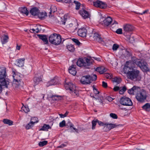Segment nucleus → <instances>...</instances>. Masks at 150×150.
Returning a JSON list of instances; mask_svg holds the SVG:
<instances>
[{
  "instance_id": "f257e3e1",
  "label": "nucleus",
  "mask_w": 150,
  "mask_h": 150,
  "mask_svg": "<svg viewBox=\"0 0 150 150\" xmlns=\"http://www.w3.org/2000/svg\"><path fill=\"white\" fill-rule=\"evenodd\" d=\"M93 62L91 59L86 58L85 60L82 58H79L76 62L77 65L80 67L84 69H88L89 67Z\"/></svg>"
},
{
  "instance_id": "f03ea898",
  "label": "nucleus",
  "mask_w": 150,
  "mask_h": 150,
  "mask_svg": "<svg viewBox=\"0 0 150 150\" xmlns=\"http://www.w3.org/2000/svg\"><path fill=\"white\" fill-rule=\"evenodd\" d=\"M97 79V76L95 74L87 75L81 77L80 82L83 85L90 84L93 81H95Z\"/></svg>"
},
{
  "instance_id": "7ed1b4c3",
  "label": "nucleus",
  "mask_w": 150,
  "mask_h": 150,
  "mask_svg": "<svg viewBox=\"0 0 150 150\" xmlns=\"http://www.w3.org/2000/svg\"><path fill=\"white\" fill-rule=\"evenodd\" d=\"M148 97V93L146 90L144 89H140L138 91L135 95V97L137 100L141 103L145 101Z\"/></svg>"
},
{
  "instance_id": "20e7f679",
  "label": "nucleus",
  "mask_w": 150,
  "mask_h": 150,
  "mask_svg": "<svg viewBox=\"0 0 150 150\" xmlns=\"http://www.w3.org/2000/svg\"><path fill=\"white\" fill-rule=\"evenodd\" d=\"M133 63L140 67L143 72H146L149 71L148 64L146 62L143 60H140L136 58L132 60Z\"/></svg>"
},
{
  "instance_id": "39448f33",
  "label": "nucleus",
  "mask_w": 150,
  "mask_h": 150,
  "mask_svg": "<svg viewBox=\"0 0 150 150\" xmlns=\"http://www.w3.org/2000/svg\"><path fill=\"white\" fill-rule=\"evenodd\" d=\"M49 42L52 44L57 45L61 42V36L59 34L53 33L49 36Z\"/></svg>"
},
{
  "instance_id": "423d86ee",
  "label": "nucleus",
  "mask_w": 150,
  "mask_h": 150,
  "mask_svg": "<svg viewBox=\"0 0 150 150\" xmlns=\"http://www.w3.org/2000/svg\"><path fill=\"white\" fill-rule=\"evenodd\" d=\"M64 86L66 90L69 91V92L71 94L77 96L78 94V91L76 89V86L72 83L69 82L65 83Z\"/></svg>"
},
{
  "instance_id": "0eeeda50",
  "label": "nucleus",
  "mask_w": 150,
  "mask_h": 150,
  "mask_svg": "<svg viewBox=\"0 0 150 150\" xmlns=\"http://www.w3.org/2000/svg\"><path fill=\"white\" fill-rule=\"evenodd\" d=\"M6 70L5 67H0V82L3 85L6 86L9 84V82L5 79L6 76Z\"/></svg>"
},
{
  "instance_id": "6e6552de",
  "label": "nucleus",
  "mask_w": 150,
  "mask_h": 150,
  "mask_svg": "<svg viewBox=\"0 0 150 150\" xmlns=\"http://www.w3.org/2000/svg\"><path fill=\"white\" fill-rule=\"evenodd\" d=\"M128 78L131 80L135 79L140 80L141 78L139 74V71L135 69L132 70L127 75Z\"/></svg>"
},
{
  "instance_id": "1a4fd4ad",
  "label": "nucleus",
  "mask_w": 150,
  "mask_h": 150,
  "mask_svg": "<svg viewBox=\"0 0 150 150\" xmlns=\"http://www.w3.org/2000/svg\"><path fill=\"white\" fill-rule=\"evenodd\" d=\"M120 103L122 105L127 106H131L132 105V103L131 100L129 98L123 96L120 99Z\"/></svg>"
},
{
  "instance_id": "9d476101",
  "label": "nucleus",
  "mask_w": 150,
  "mask_h": 150,
  "mask_svg": "<svg viewBox=\"0 0 150 150\" xmlns=\"http://www.w3.org/2000/svg\"><path fill=\"white\" fill-rule=\"evenodd\" d=\"M134 28V27L131 25L128 24L124 25L123 30L125 31L124 35H126V33L132 34V32Z\"/></svg>"
},
{
  "instance_id": "9b49d317",
  "label": "nucleus",
  "mask_w": 150,
  "mask_h": 150,
  "mask_svg": "<svg viewBox=\"0 0 150 150\" xmlns=\"http://www.w3.org/2000/svg\"><path fill=\"white\" fill-rule=\"evenodd\" d=\"M120 125H116L112 123H105V126L104 127L103 131L105 132L109 131L112 129L120 126Z\"/></svg>"
},
{
  "instance_id": "f8f14e48",
  "label": "nucleus",
  "mask_w": 150,
  "mask_h": 150,
  "mask_svg": "<svg viewBox=\"0 0 150 150\" xmlns=\"http://www.w3.org/2000/svg\"><path fill=\"white\" fill-rule=\"evenodd\" d=\"M93 4L95 7L102 9H105L107 6V4L99 0H97L96 1L93 2Z\"/></svg>"
},
{
  "instance_id": "ddd939ff",
  "label": "nucleus",
  "mask_w": 150,
  "mask_h": 150,
  "mask_svg": "<svg viewBox=\"0 0 150 150\" xmlns=\"http://www.w3.org/2000/svg\"><path fill=\"white\" fill-rule=\"evenodd\" d=\"M59 84V82L58 78L55 77L46 83V86L48 87L50 86Z\"/></svg>"
},
{
  "instance_id": "4468645a",
  "label": "nucleus",
  "mask_w": 150,
  "mask_h": 150,
  "mask_svg": "<svg viewBox=\"0 0 150 150\" xmlns=\"http://www.w3.org/2000/svg\"><path fill=\"white\" fill-rule=\"evenodd\" d=\"M87 30L85 28H82L79 29L78 31V35L82 37H86Z\"/></svg>"
},
{
  "instance_id": "2eb2a0df",
  "label": "nucleus",
  "mask_w": 150,
  "mask_h": 150,
  "mask_svg": "<svg viewBox=\"0 0 150 150\" xmlns=\"http://www.w3.org/2000/svg\"><path fill=\"white\" fill-rule=\"evenodd\" d=\"M128 62H126V64H125V67L124 68V71L125 74H126L127 75L128 73L131 72L132 70L134 69L133 67L131 66V64H128L127 65Z\"/></svg>"
},
{
  "instance_id": "dca6fc26",
  "label": "nucleus",
  "mask_w": 150,
  "mask_h": 150,
  "mask_svg": "<svg viewBox=\"0 0 150 150\" xmlns=\"http://www.w3.org/2000/svg\"><path fill=\"white\" fill-rule=\"evenodd\" d=\"M79 13L84 19L88 18L90 16V15L89 13L83 9L80 10L79 11Z\"/></svg>"
},
{
  "instance_id": "f3484780",
  "label": "nucleus",
  "mask_w": 150,
  "mask_h": 150,
  "mask_svg": "<svg viewBox=\"0 0 150 150\" xmlns=\"http://www.w3.org/2000/svg\"><path fill=\"white\" fill-rule=\"evenodd\" d=\"M76 65L72 64L70 66L68 69L69 73L71 74L75 75L76 73Z\"/></svg>"
},
{
  "instance_id": "a211bd4d",
  "label": "nucleus",
  "mask_w": 150,
  "mask_h": 150,
  "mask_svg": "<svg viewBox=\"0 0 150 150\" xmlns=\"http://www.w3.org/2000/svg\"><path fill=\"white\" fill-rule=\"evenodd\" d=\"M40 10L38 8L35 7L31 8L30 11V13L33 16H37L38 13H39Z\"/></svg>"
},
{
  "instance_id": "6ab92c4d",
  "label": "nucleus",
  "mask_w": 150,
  "mask_h": 150,
  "mask_svg": "<svg viewBox=\"0 0 150 150\" xmlns=\"http://www.w3.org/2000/svg\"><path fill=\"white\" fill-rule=\"evenodd\" d=\"M93 38L94 40L99 43L103 42V40L100 35L97 33H94Z\"/></svg>"
},
{
  "instance_id": "aec40b11",
  "label": "nucleus",
  "mask_w": 150,
  "mask_h": 150,
  "mask_svg": "<svg viewBox=\"0 0 150 150\" xmlns=\"http://www.w3.org/2000/svg\"><path fill=\"white\" fill-rule=\"evenodd\" d=\"M112 18L110 17H108L105 18L103 21V23L105 25L108 26L112 23Z\"/></svg>"
},
{
  "instance_id": "412c9836",
  "label": "nucleus",
  "mask_w": 150,
  "mask_h": 150,
  "mask_svg": "<svg viewBox=\"0 0 150 150\" xmlns=\"http://www.w3.org/2000/svg\"><path fill=\"white\" fill-rule=\"evenodd\" d=\"M37 36L40 39L42 40L45 44H48V41L47 35L38 34L37 35Z\"/></svg>"
},
{
  "instance_id": "4be33fe9",
  "label": "nucleus",
  "mask_w": 150,
  "mask_h": 150,
  "mask_svg": "<svg viewBox=\"0 0 150 150\" xmlns=\"http://www.w3.org/2000/svg\"><path fill=\"white\" fill-rule=\"evenodd\" d=\"M25 59L24 58L17 59L16 61V65L19 67H22L24 66L25 63Z\"/></svg>"
},
{
  "instance_id": "5701e85b",
  "label": "nucleus",
  "mask_w": 150,
  "mask_h": 150,
  "mask_svg": "<svg viewBox=\"0 0 150 150\" xmlns=\"http://www.w3.org/2000/svg\"><path fill=\"white\" fill-rule=\"evenodd\" d=\"M33 81L34 84V86L35 87V86L39 84L40 82L42 81V79L40 77L35 76L33 79Z\"/></svg>"
},
{
  "instance_id": "b1692460",
  "label": "nucleus",
  "mask_w": 150,
  "mask_h": 150,
  "mask_svg": "<svg viewBox=\"0 0 150 150\" xmlns=\"http://www.w3.org/2000/svg\"><path fill=\"white\" fill-rule=\"evenodd\" d=\"M142 109L146 112H150V103H146L142 107Z\"/></svg>"
},
{
  "instance_id": "393cba45",
  "label": "nucleus",
  "mask_w": 150,
  "mask_h": 150,
  "mask_svg": "<svg viewBox=\"0 0 150 150\" xmlns=\"http://www.w3.org/2000/svg\"><path fill=\"white\" fill-rule=\"evenodd\" d=\"M95 70L101 74L104 73L106 71V69L103 67H97L96 68Z\"/></svg>"
},
{
  "instance_id": "a878e982",
  "label": "nucleus",
  "mask_w": 150,
  "mask_h": 150,
  "mask_svg": "<svg viewBox=\"0 0 150 150\" xmlns=\"http://www.w3.org/2000/svg\"><path fill=\"white\" fill-rule=\"evenodd\" d=\"M9 38L8 37L7 35H4L3 38H1V42L2 44H5L7 42Z\"/></svg>"
},
{
  "instance_id": "bb28decb",
  "label": "nucleus",
  "mask_w": 150,
  "mask_h": 150,
  "mask_svg": "<svg viewBox=\"0 0 150 150\" xmlns=\"http://www.w3.org/2000/svg\"><path fill=\"white\" fill-rule=\"evenodd\" d=\"M38 17L41 20H43L45 18V17L47 16V14L45 12H40L39 13L38 15Z\"/></svg>"
},
{
  "instance_id": "cd10ccee",
  "label": "nucleus",
  "mask_w": 150,
  "mask_h": 150,
  "mask_svg": "<svg viewBox=\"0 0 150 150\" xmlns=\"http://www.w3.org/2000/svg\"><path fill=\"white\" fill-rule=\"evenodd\" d=\"M13 77L14 79V81L16 82H17L19 83V84H20L21 80V77L18 75L16 74H15V75H13Z\"/></svg>"
},
{
  "instance_id": "c85d7f7f",
  "label": "nucleus",
  "mask_w": 150,
  "mask_h": 150,
  "mask_svg": "<svg viewBox=\"0 0 150 150\" xmlns=\"http://www.w3.org/2000/svg\"><path fill=\"white\" fill-rule=\"evenodd\" d=\"M51 127L49 125L45 124L40 129V130L47 131L48 129H51Z\"/></svg>"
},
{
  "instance_id": "c756f323",
  "label": "nucleus",
  "mask_w": 150,
  "mask_h": 150,
  "mask_svg": "<svg viewBox=\"0 0 150 150\" xmlns=\"http://www.w3.org/2000/svg\"><path fill=\"white\" fill-rule=\"evenodd\" d=\"M137 90V91L138 90L137 89V87L134 86L131 88L129 89L128 92L130 94L134 95V93L136 92Z\"/></svg>"
},
{
  "instance_id": "7c9ffc66",
  "label": "nucleus",
  "mask_w": 150,
  "mask_h": 150,
  "mask_svg": "<svg viewBox=\"0 0 150 150\" xmlns=\"http://www.w3.org/2000/svg\"><path fill=\"white\" fill-rule=\"evenodd\" d=\"M21 12L22 13H24L27 16L29 13V11L27 10L26 7H21L19 8Z\"/></svg>"
},
{
  "instance_id": "2f4dec72",
  "label": "nucleus",
  "mask_w": 150,
  "mask_h": 150,
  "mask_svg": "<svg viewBox=\"0 0 150 150\" xmlns=\"http://www.w3.org/2000/svg\"><path fill=\"white\" fill-rule=\"evenodd\" d=\"M3 122L4 123L8 124L9 126L12 125H13V121L7 119H4L3 120Z\"/></svg>"
},
{
  "instance_id": "473e14b6",
  "label": "nucleus",
  "mask_w": 150,
  "mask_h": 150,
  "mask_svg": "<svg viewBox=\"0 0 150 150\" xmlns=\"http://www.w3.org/2000/svg\"><path fill=\"white\" fill-rule=\"evenodd\" d=\"M37 122L35 121H31L30 122L26 125L25 127L26 129H29L30 128L33 126L35 123Z\"/></svg>"
},
{
  "instance_id": "72a5a7b5",
  "label": "nucleus",
  "mask_w": 150,
  "mask_h": 150,
  "mask_svg": "<svg viewBox=\"0 0 150 150\" xmlns=\"http://www.w3.org/2000/svg\"><path fill=\"white\" fill-rule=\"evenodd\" d=\"M68 123V125H68V126L70 127V128L71 129H73V130H74L77 133H79V130L78 129L76 128L75 127H74V125L73 124H72L71 123V122H69Z\"/></svg>"
},
{
  "instance_id": "f704fd0d",
  "label": "nucleus",
  "mask_w": 150,
  "mask_h": 150,
  "mask_svg": "<svg viewBox=\"0 0 150 150\" xmlns=\"http://www.w3.org/2000/svg\"><path fill=\"white\" fill-rule=\"evenodd\" d=\"M70 29L71 32H74L77 30V28L75 25H74L72 23H71L69 25Z\"/></svg>"
},
{
  "instance_id": "c9c22d12",
  "label": "nucleus",
  "mask_w": 150,
  "mask_h": 150,
  "mask_svg": "<svg viewBox=\"0 0 150 150\" xmlns=\"http://www.w3.org/2000/svg\"><path fill=\"white\" fill-rule=\"evenodd\" d=\"M112 81L113 82L118 84L121 82V78L119 77H116L113 79Z\"/></svg>"
},
{
  "instance_id": "e433bc0d",
  "label": "nucleus",
  "mask_w": 150,
  "mask_h": 150,
  "mask_svg": "<svg viewBox=\"0 0 150 150\" xmlns=\"http://www.w3.org/2000/svg\"><path fill=\"white\" fill-rule=\"evenodd\" d=\"M21 111H24L25 113H27L29 112L30 109L27 105L23 106L21 108Z\"/></svg>"
},
{
  "instance_id": "4c0bfd02",
  "label": "nucleus",
  "mask_w": 150,
  "mask_h": 150,
  "mask_svg": "<svg viewBox=\"0 0 150 150\" xmlns=\"http://www.w3.org/2000/svg\"><path fill=\"white\" fill-rule=\"evenodd\" d=\"M67 48L68 50L71 52H73L75 50L74 46L72 45H68L67 46Z\"/></svg>"
},
{
  "instance_id": "58836bf2",
  "label": "nucleus",
  "mask_w": 150,
  "mask_h": 150,
  "mask_svg": "<svg viewBox=\"0 0 150 150\" xmlns=\"http://www.w3.org/2000/svg\"><path fill=\"white\" fill-rule=\"evenodd\" d=\"M97 119H94L91 121L92 125V129L93 130L95 129L97 123Z\"/></svg>"
},
{
  "instance_id": "ea45409f",
  "label": "nucleus",
  "mask_w": 150,
  "mask_h": 150,
  "mask_svg": "<svg viewBox=\"0 0 150 150\" xmlns=\"http://www.w3.org/2000/svg\"><path fill=\"white\" fill-rule=\"evenodd\" d=\"M126 90L127 88L125 86L120 87L119 91V93L121 94H123L124 92L126 91Z\"/></svg>"
},
{
  "instance_id": "a19ab883",
  "label": "nucleus",
  "mask_w": 150,
  "mask_h": 150,
  "mask_svg": "<svg viewBox=\"0 0 150 150\" xmlns=\"http://www.w3.org/2000/svg\"><path fill=\"white\" fill-rule=\"evenodd\" d=\"M50 97L53 100H57L59 99V98H61V97L58 95H52Z\"/></svg>"
},
{
  "instance_id": "79ce46f5",
  "label": "nucleus",
  "mask_w": 150,
  "mask_h": 150,
  "mask_svg": "<svg viewBox=\"0 0 150 150\" xmlns=\"http://www.w3.org/2000/svg\"><path fill=\"white\" fill-rule=\"evenodd\" d=\"M50 9L51 10L49 13V17L52 16L51 15L52 13L53 12L54 13L56 11H57V8L55 6L52 7V8L51 7Z\"/></svg>"
},
{
  "instance_id": "37998d69",
  "label": "nucleus",
  "mask_w": 150,
  "mask_h": 150,
  "mask_svg": "<svg viewBox=\"0 0 150 150\" xmlns=\"http://www.w3.org/2000/svg\"><path fill=\"white\" fill-rule=\"evenodd\" d=\"M74 2L76 5V10H78L80 8L81 5L80 3L79 2L76 1H74Z\"/></svg>"
},
{
  "instance_id": "c03bdc74",
  "label": "nucleus",
  "mask_w": 150,
  "mask_h": 150,
  "mask_svg": "<svg viewBox=\"0 0 150 150\" xmlns=\"http://www.w3.org/2000/svg\"><path fill=\"white\" fill-rule=\"evenodd\" d=\"M47 142H48L47 141H44L42 142H40L39 143V146L42 147L46 145L47 143Z\"/></svg>"
},
{
  "instance_id": "a18cd8bd",
  "label": "nucleus",
  "mask_w": 150,
  "mask_h": 150,
  "mask_svg": "<svg viewBox=\"0 0 150 150\" xmlns=\"http://www.w3.org/2000/svg\"><path fill=\"white\" fill-rule=\"evenodd\" d=\"M66 122L65 120H63L62 122H60L59 124V126L60 127H62L66 126L68 125V124L66 125Z\"/></svg>"
},
{
  "instance_id": "49530a36",
  "label": "nucleus",
  "mask_w": 150,
  "mask_h": 150,
  "mask_svg": "<svg viewBox=\"0 0 150 150\" xmlns=\"http://www.w3.org/2000/svg\"><path fill=\"white\" fill-rule=\"evenodd\" d=\"M92 87L94 93L96 95L98 94L99 93V92L98 90L95 88L94 86L93 85Z\"/></svg>"
},
{
  "instance_id": "de8ad7c7",
  "label": "nucleus",
  "mask_w": 150,
  "mask_h": 150,
  "mask_svg": "<svg viewBox=\"0 0 150 150\" xmlns=\"http://www.w3.org/2000/svg\"><path fill=\"white\" fill-rule=\"evenodd\" d=\"M72 40L74 42L76 45H79L81 43L77 39L75 38H73L72 39Z\"/></svg>"
},
{
  "instance_id": "09e8293b",
  "label": "nucleus",
  "mask_w": 150,
  "mask_h": 150,
  "mask_svg": "<svg viewBox=\"0 0 150 150\" xmlns=\"http://www.w3.org/2000/svg\"><path fill=\"white\" fill-rule=\"evenodd\" d=\"M119 46L117 44H114L112 47V49L113 51L116 50L119 48Z\"/></svg>"
},
{
  "instance_id": "8fccbe9b",
  "label": "nucleus",
  "mask_w": 150,
  "mask_h": 150,
  "mask_svg": "<svg viewBox=\"0 0 150 150\" xmlns=\"http://www.w3.org/2000/svg\"><path fill=\"white\" fill-rule=\"evenodd\" d=\"M104 76L107 79H110L112 78V75L111 74L105 73L104 74Z\"/></svg>"
},
{
  "instance_id": "3c124183",
  "label": "nucleus",
  "mask_w": 150,
  "mask_h": 150,
  "mask_svg": "<svg viewBox=\"0 0 150 150\" xmlns=\"http://www.w3.org/2000/svg\"><path fill=\"white\" fill-rule=\"evenodd\" d=\"M110 117L113 119H116L117 118V116L116 114L113 113H111L110 114Z\"/></svg>"
},
{
  "instance_id": "603ef678",
  "label": "nucleus",
  "mask_w": 150,
  "mask_h": 150,
  "mask_svg": "<svg viewBox=\"0 0 150 150\" xmlns=\"http://www.w3.org/2000/svg\"><path fill=\"white\" fill-rule=\"evenodd\" d=\"M68 113L69 112L67 111L64 114H59V115L61 118H64L66 117Z\"/></svg>"
},
{
  "instance_id": "864d4df0",
  "label": "nucleus",
  "mask_w": 150,
  "mask_h": 150,
  "mask_svg": "<svg viewBox=\"0 0 150 150\" xmlns=\"http://www.w3.org/2000/svg\"><path fill=\"white\" fill-rule=\"evenodd\" d=\"M97 123L100 126H105V123H104L103 122L98 120L97 119Z\"/></svg>"
},
{
  "instance_id": "5fc2aeb1",
  "label": "nucleus",
  "mask_w": 150,
  "mask_h": 150,
  "mask_svg": "<svg viewBox=\"0 0 150 150\" xmlns=\"http://www.w3.org/2000/svg\"><path fill=\"white\" fill-rule=\"evenodd\" d=\"M116 33L118 34H121L122 33V28H118L115 31Z\"/></svg>"
},
{
  "instance_id": "6e6d98bb",
  "label": "nucleus",
  "mask_w": 150,
  "mask_h": 150,
  "mask_svg": "<svg viewBox=\"0 0 150 150\" xmlns=\"http://www.w3.org/2000/svg\"><path fill=\"white\" fill-rule=\"evenodd\" d=\"M112 24L111 26V28H114V25H117V24H118L117 22L116 21H112Z\"/></svg>"
},
{
  "instance_id": "4d7b16f0",
  "label": "nucleus",
  "mask_w": 150,
  "mask_h": 150,
  "mask_svg": "<svg viewBox=\"0 0 150 150\" xmlns=\"http://www.w3.org/2000/svg\"><path fill=\"white\" fill-rule=\"evenodd\" d=\"M131 34H129L128 33H126V35H124L128 40H130L131 38Z\"/></svg>"
},
{
  "instance_id": "13d9d810",
  "label": "nucleus",
  "mask_w": 150,
  "mask_h": 150,
  "mask_svg": "<svg viewBox=\"0 0 150 150\" xmlns=\"http://www.w3.org/2000/svg\"><path fill=\"white\" fill-rule=\"evenodd\" d=\"M125 54L127 57H130L132 55L131 53L128 50L126 51Z\"/></svg>"
},
{
  "instance_id": "bf43d9fd",
  "label": "nucleus",
  "mask_w": 150,
  "mask_h": 150,
  "mask_svg": "<svg viewBox=\"0 0 150 150\" xmlns=\"http://www.w3.org/2000/svg\"><path fill=\"white\" fill-rule=\"evenodd\" d=\"M8 85L6 86L3 85L1 82H0V94L2 91V86H4L5 87L7 88Z\"/></svg>"
},
{
  "instance_id": "052dcab7",
  "label": "nucleus",
  "mask_w": 150,
  "mask_h": 150,
  "mask_svg": "<svg viewBox=\"0 0 150 150\" xmlns=\"http://www.w3.org/2000/svg\"><path fill=\"white\" fill-rule=\"evenodd\" d=\"M102 86L103 87L106 88L108 86V85L107 83L104 81L102 82Z\"/></svg>"
},
{
  "instance_id": "680f3d73",
  "label": "nucleus",
  "mask_w": 150,
  "mask_h": 150,
  "mask_svg": "<svg viewBox=\"0 0 150 150\" xmlns=\"http://www.w3.org/2000/svg\"><path fill=\"white\" fill-rule=\"evenodd\" d=\"M38 25V26L37 28H36V29H35V33H38L40 32L41 30H40L39 28L38 27V26H39V27H40V25Z\"/></svg>"
},
{
  "instance_id": "e2e57ef3",
  "label": "nucleus",
  "mask_w": 150,
  "mask_h": 150,
  "mask_svg": "<svg viewBox=\"0 0 150 150\" xmlns=\"http://www.w3.org/2000/svg\"><path fill=\"white\" fill-rule=\"evenodd\" d=\"M120 87L117 86H115L113 88V90L115 91H117L118 90L120 91Z\"/></svg>"
},
{
  "instance_id": "0e129e2a",
  "label": "nucleus",
  "mask_w": 150,
  "mask_h": 150,
  "mask_svg": "<svg viewBox=\"0 0 150 150\" xmlns=\"http://www.w3.org/2000/svg\"><path fill=\"white\" fill-rule=\"evenodd\" d=\"M38 118L35 117H33L31 118V121H35L37 122H38Z\"/></svg>"
},
{
  "instance_id": "69168bd1",
  "label": "nucleus",
  "mask_w": 150,
  "mask_h": 150,
  "mask_svg": "<svg viewBox=\"0 0 150 150\" xmlns=\"http://www.w3.org/2000/svg\"><path fill=\"white\" fill-rule=\"evenodd\" d=\"M66 20H67V19L64 18V20H62L61 21L62 22V24L65 25Z\"/></svg>"
},
{
  "instance_id": "338daca9",
  "label": "nucleus",
  "mask_w": 150,
  "mask_h": 150,
  "mask_svg": "<svg viewBox=\"0 0 150 150\" xmlns=\"http://www.w3.org/2000/svg\"><path fill=\"white\" fill-rule=\"evenodd\" d=\"M149 11L148 9L145 10L144 11H143L142 13H139V14L140 15H143V14H144L146 13H147V12Z\"/></svg>"
},
{
  "instance_id": "774afa93",
  "label": "nucleus",
  "mask_w": 150,
  "mask_h": 150,
  "mask_svg": "<svg viewBox=\"0 0 150 150\" xmlns=\"http://www.w3.org/2000/svg\"><path fill=\"white\" fill-rule=\"evenodd\" d=\"M66 145L65 144H61L60 145L58 146L57 147L58 148H63L65 146H66Z\"/></svg>"
}]
</instances>
